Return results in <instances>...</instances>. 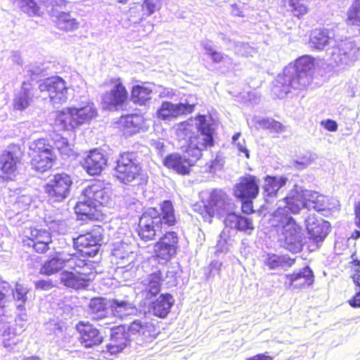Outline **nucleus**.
I'll use <instances>...</instances> for the list:
<instances>
[{"label":"nucleus","mask_w":360,"mask_h":360,"mask_svg":"<svg viewBox=\"0 0 360 360\" xmlns=\"http://www.w3.org/2000/svg\"><path fill=\"white\" fill-rule=\"evenodd\" d=\"M174 303L173 297L168 293L162 294L150 304L149 311L159 318H165Z\"/></svg>","instance_id":"obj_33"},{"label":"nucleus","mask_w":360,"mask_h":360,"mask_svg":"<svg viewBox=\"0 0 360 360\" xmlns=\"http://www.w3.org/2000/svg\"><path fill=\"white\" fill-rule=\"evenodd\" d=\"M61 256L63 267L67 266L70 269H75L76 271H77V269H80L82 271H86V269H89L85 260L79 259L75 253L62 252Z\"/></svg>","instance_id":"obj_43"},{"label":"nucleus","mask_w":360,"mask_h":360,"mask_svg":"<svg viewBox=\"0 0 360 360\" xmlns=\"http://www.w3.org/2000/svg\"><path fill=\"white\" fill-rule=\"evenodd\" d=\"M89 311L92 318L96 321H105L104 325L112 323V317L108 316V311L105 300L101 297H95L90 300L89 304Z\"/></svg>","instance_id":"obj_35"},{"label":"nucleus","mask_w":360,"mask_h":360,"mask_svg":"<svg viewBox=\"0 0 360 360\" xmlns=\"http://www.w3.org/2000/svg\"><path fill=\"white\" fill-rule=\"evenodd\" d=\"M91 273L86 271H77L76 273L64 271L60 274V283L68 288L79 289L86 285L91 279Z\"/></svg>","instance_id":"obj_27"},{"label":"nucleus","mask_w":360,"mask_h":360,"mask_svg":"<svg viewBox=\"0 0 360 360\" xmlns=\"http://www.w3.org/2000/svg\"><path fill=\"white\" fill-rule=\"evenodd\" d=\"M259 179L248 174L240 177L234 187V195L240 199H253L259 193Z\"/></svg>","instance_id":"obj_20"},{"label":"nucleus","mask_w":360,"mask_h":360,"mask_svg":"<svg viewBox=\"0 0 360 360\" xmlns=\"http://www.w3.org/2000/svg\"><path fill=\"white\" fill-rule=\"evenodd\" d=\"M288 5L295 16L300 17L308 11L304 0H288Z\"/></svg>","instance_id":"obj_50"},{"label":"nucleus","mask_w":360,"mask_h":360,"mask_svg":"<svg viewBox=\"0 0 360 360\" xmlns=\"http://www.w3.org/2000/svg\"><path fill=\"white\" fill-rule=\"evenodd\" d=\"M110 84L112 86L110 91L103 96V102L109 105H117L123 103L127 98V91L120 79H112Z\"/></svg>","instance_id":"obj_26"},{"label":"nucleus","mask_w":360,"mask_h":360,"mask_svg":"<svg viewBox=\"0 0 360 360\" xmlns=\"http://www.w3.org/2000/svg\"><path fill=\"white\" fill-rule=\"evenodd\" d=\"M264 262L270 270H286L293 265L295 260L285 255L272 254L267 255Z\"/></svg>","instance_id":"obj_39"},{"label":"nucleus","mask_w":360,"mask_h":360,"mask_svg":"<svg viewBox=\"0 0 360 360\" xmlns=\"http://www.w3.org/2000/svg\"><path fill=\"white\" fill-rule=\"evenodd\" d=\"M61 252L56 255L44 262L40 269V273L46 276L56 274L63 268Z\"/></svg>","instance_id":"obj_42"},{"label":"nucleus","mask_w":360,"mask_h":360,"mask_svg":"<svg viewBox=\"0 0 360 360\" xmlns=\"http://www.w3.org/2000/svg\"><path fill=\"white\" fill-rule=\"evenodd\" d=\"M28 153L32 169L39 172L51 169L56 158L52 146L44 139L30 143Z\"/></svg>","instance_id":"obj_8"},{"label":"nucleus","mask_w":360,"mask_h":360,"mask_svg":"<svg viewBox=\"0 0 360 360\" xmlns=\"http://www.w3.org/2000/svg\"><path fill=\"white\" fill-rule=\"evenodd\" d=\"M229 234V231L226 229H224L221 234L219 235V238L216 245V253H226L229 251V244L227 241V237Z\"/></svg>","instance_id":"obj_51"},{"label":"nucleus","mask_w":360,"mask_h":360,"mask_svg":"<svg viewBox=\"0 0 360 360\" xmlns=\"http://www.w3.org/2000/svg\"><path fill=\"white\" fill-rule=\"evenodd\" d=\"M128 333L129 335H139L146 340L156 338L158 334L157 328L152 323L140 319L134 320L130 323Z\"/></svg>","instance_id":"obj_31"},{"label":"nucleus","mask_w":360,"mask_h":360,"mask_svg":"<svg viewBox=\"0 0 360 360\" xmlns=\"http://www.w3.org/2000/svg\"><path fill=\"white\" fill-rule=\"evenodd\" d=\"M23 152L19 145L11 144L0 154L1 178L13 180L18 174Z\"/></svg>","instance_id":"obj_9"},{"label":"nucleus","mask_w":360,"mask_h":360,"mask_svg":"<svg viewBox=\"0 0 360 360\" xmlns=\"http://www.w3.org/2000/svg\"><path fill=\"white\" fill-rule=\"evenodd\" d=\"M278 206L271 219L272 226L278 228V240L281 245L292 252H299L303 246L302 228L296 223L285 205L278 202Z\"/></svg>","instance_id":"obj_3"},{"label":"nucleus","mask_w":360,"mask_h":360,"mask_svg":"<svg viewBox=\"0 0 360 360\" xmlns=\"http://www.w3.org/2000/svg\"><path fill=\"white\" fill-rule=\"evenodd\" d=\"M314 66L313 58L308 56H304L296 60L295 65L289 67H295L300 73L304 72L312 77V69Z\"/></svg>","instance_id":"obj_45"},{"label":"nucleus","mask_w":360,"mask_h":360,"mask_svg":"<svg viewBox=\"0 0 360 360\" xmlns=\"http://www.w3.org/2000/svg\"><path fill=\"white\" fill-rule=\"evenodd\" d=\"M309 240L316 243L322 242L330 231V223L315 214H309L305 219Z\"/></svg>","instance_id":"obj_17"},{"label":"nucleus","mask_w":360,"mask_h":360,"mask_svg":"<svg viewBox=\"0 0 360 360\" xmlns=\"http://www.w3.org/2000/svg\"><path fill=\"white\" fill-rule=\"evenodd\" d=\"M360 47L355 41H345L341 42L331 52V61L336 66L345 68L352 65L359 58Z\"/></svg>","instance_id":"obj_15"},{"label":"nucleus","mask_w":360,"mask_h":360,"mask_svg":"<svg viewBox=\"0 0 360 360\" xmlns=\"http://www.w3.org/2000/svg\"><path fill=\"white\" fill-rule=\"evenodd\" d=\"M285 278L284 285L289 290L305 288L314 282L313 272L308 266L292 274H286Z\"/></svg>","instance_id":"obj_24"},{"label":"nucleus","mask_w":360,"mask_h":360,"mask_svg":"<svg viewBox=\"0 0 360 360\" xmlns=\"http://www.w3.org/2000/svg\"><path fill=\"white\" fill-rule=\"evenodd\" d=\"M234 144L236 146L238 150L240 153H243L245 154V156L247 158H250L249 151L245 146V143L244 139H243L241 141H238V142L235 143Z\"/></svg>","instance_id":"obj_62"},{"label":"nucleus","mask_w":360,"mask_h":360,"mask_svg":"<svg viewBox=\"0 0 360 360\" xmlns=\"http://www.w3.org/2000/svg\"><path fill=\"white\" fill-rule=\"evenodd\" d=\"M27 238V245L32 246L38 253H44L49 250L51 237L49 231L42 229L27 228L24 231Z\"/></svg>","instance_id":"obj_19"},{"label":"nucleus","mask_w":360,"mask_h":360,"mask_svg":"<svg viewBox=\"0 0 360 360\" xmlns=\"http://www.w3.org/2000/svg\"><path fill=\"white\" fill-rule=\"evenodd\" d=\"M56 26L60 30L70 32L77 30L79 23L70 13L59 11L56 8L49 11Z\"/></svg>","instance_id":"obj_30"},{"label":"nucleus","mask_w":360,"mask_h":360,"mask_svg":"<svg viewBox=\"0 0 360 360\" xmlns=\"http://www.w3.org/2000/svg\"><path fill=\"white\" fill-rule=\"evenodd\" d=\"M203 48L206 51V53L210 57L214 63H221L227 58V56L224 55L221 52L217 51L212 44L209 41L202 44Z\"/></svg>","instance_id":"obj_49"},{"label":"nucleus","mask_w":360,"mask_h":360,"mask_svg":"<svg viewBox=\"0 0 360 360\" xmlns=\"http://www.w3.org/2000/svg\"><path fill=\"white\" fill-rule=\"evenodd\" d=\"M112 255L117 259V263L119 265L118 269L125 268V264H130L135 257L131 248L127 244H125V245H122V248L114 249Z\"/></svg>","instance_id":"obj_40"},{"label":"nucleus","mask_w":360,"mask_h":360,"mask_svg":"<svg viewBox=\"0 0 360 360\" xmlns=\"http://www.w3.org/2000/svg\"><path fill=\"white\" fill-rule=\"evenodd\" d=\"M103 229L99 226L74 239V245L79 252L89 256H94L98 250V245L102 240Z\"/></svg>","instance_id":"obj_16"},{"label":"nucleus","mask_w":360,"mask_h":360,"mask_svg":"<svg viewBox=\"0 0 360 360\" xmlns=\"http://www.w3.org/2000/svg\"><path fill=\"white\" fill-rule=\"evenodd\" d=\"M165 278L167 279L166 283L168 286L175 285L176 283V277L174 271H167L165 274Z\"/></svg>","instance_id":"obj_61"},{"label":"nucleus","mask_w":360,"mask_h":360,"mask_svg":"<svg viewBox=\"0 0 360 360\" xmlns=\"http://www.w3.org/2000/svg\"><path fill=\"white\" fill-rule=\"evenodd\" d=\"M110 309L113 316L120 319L135 315L138 311L135 304L127 298L113 299L110 303Z\"/></svg>","instance_id":"obj_32"},{"label":"nucleus","mask_w":360,"mask_h":360,"mask_svg":"<svg viewBox=\"0 0 360 360\" xmlns=\"http://www.w3.org/2000/svg\"><path fill=\"white\" fill-rule=\"evenodd\" d=\"M201 213L206 221L210 222L214 215L223 216L233 208V204L228 195L221 190L213 191L207 205Z\"/></svg>","instance_id":"obj_12"},{"label":"nucleus","mask_w":360,"mask_h":360,"mask_svg":"<svg viewBox=\"0 0 360 360\" xmlns=\"http://www.w3.org/2000/svg\"><path fill=\"white\" fill-rule=\"evenodd\" d=\"M197 160L192 157L188 158L186 155L172 153L167 155L163 162L167 168L173 169L179 174L185 175L189 174L191 167Z\"/></svg>","instance_id":"obj_23"},{"label":"nucleus","mask_w":360,"mask_h":360,"mask_svg":"<svg viewBox=\"0 0 360 360\" xmlns=\"http://www.w3.org/2000/svg\"><path fill=\"white\" fill-rule=\"evenodd\" d=\"M178 237L174 232H167L154 245L157 257L169 260L176 252Z\"/></svg>","instance_id":"obj_22"},{"label":"nucleus","mask_w":360,"mask_h":360,"mask_svg":"<svg viewBox=\"0 0 360 360\" xmlns=\"http://www.w3.org/2000/svg\"><path fill=\"white\" fill-rule=\"evenodd\" d=\"M155 91L159 94L161 98H172L175 95L174 91L168 87L158 86Z\"/></svg>","instance_id":"obj_58"},{"label":"nucleus","mask_w":360,"mask_h":360,"mask_svg":"<svg viewBox=\"0 0 360 360\" xmlns=\"http://www.w3.org/2000/svg\"><path fill=\"white\" fill-rule=\"evenodd\" d=\"M22 11L30 16H42L53 8L55 0H11Z\"/></svg>","instance_id":"obj_21"},{"label":"nucleus","mask_w":360,"mask_h":360,"mask_svg":"<svg viewBox=\"0 0 360 360\" xmlns=\"http://www.w3.org/2000/svg\"><path fill=\"white\" fill-rule=\"evenodd\" d=\"M347 23L349 25L360 24V0H355L347 12Z\"/></svg>","instance_id":"obj_47"},{"label":"nucleus","mask_w":360,"mask_h":360,"mask_svg":"<svg viewBox=\"0 0 360 360\" xmlns=\"http://www.w3.org/2000/svg\"><path fill=\"white\" fill-rule=\"evenodd\" d=\"M153 89L145 84L136 85L131 90V100L140 105H146L151 99Z\"/></svg>","instance_id":"obj_41"},{"label":"nucleus","mask_w":360,"mask_h":360,"mask_svg":"<svg viewBox=\"0 0 360 360\" xmlns=\"http://www.w3.org/2000/svg\"><path fill=\"white\" fill-rule=\"evenodd\" d=\"M161 214L155 208H149L142 214L139 224V236L145 240H152L162 231V226H173L176 223L171 201L165 200L161 205Z\"/></svg>","instance_id":"obj_4"},{"label":"nucleus","mask_w":360,"mask_h":360,"mask_svg":"<svg viewBox=\"0 0 360 360\" xmlns=\"http://www.w3.org/2000/svg\"><path fill=\"white\" fill-rule=\"evenodd\" d=\"M141 167L134 155L125 153L117 160L115 168V176L124 184H129L135 180L141 173Z\"/></svg>","instance_id":"obj_13"},{"label":"nucleus","mask_w":360,"mask_h":360,"mask_svg":"<svg viewBox=\"0 0 360 360\" xmlns=\"http://www.w3.org/2000/svg\"><path fill=\"white\" fill-rule=\"evenodd\" d=\"M34 97L32 85L23 82L21 89L15 94L13 99V108L18 110H23L30 105Z\"/></svg>","instance_id":"obj_34"},{"label":"nucleus","mask_w":360,"mask_h":360,"mask_svg":"<svg viewBox=\"0 0 360 360\" xmlns=\"http://www.w3.org/2000/svg\"><path fill=\"white\" fill-rule=\"evenodd\" d=\"M107 163L105 155L98 150H91L82 164L84 169L90 175L101 173Z\"/></svg>","instance_id":"obj_28"},{"label":"nucleus","mask_w":360,"mask_h":360,"mask_svg":"<svg viewBox=\"0 0 360 360\" xmlns=\"http://www.w3.org/2000/svg\"><path fill=\"white\" fill-rule=\"evenodd\" d=\"M321 126L329 131H336L338 129V124L333 120L328 119L321 122Z\"/></svg>","instance_id":"obj_59"},{"label":"nucleus","mask_w":360,"mask_h":360,"mask_svg":"<svg viewBox=\"0 0 360 360\" xmlns=\"http://www.w3.org/2000/svg\"><path fill=\"white\" fill-rule=\"evenodd\" d=\"M257 123L262 129H269L273 132L280 133L285 130V127L281 122L272 118L262 119Z\"/></svg>","instance_id":"obj_48"},{"label":"nucleus","mask_w":360,"mask_h":360,"mask_svg":"<svg viewBox=\"0 0 360 360\" xmlns=\"http://www.w3.org/2000/svg\"><path fill=\"white\" fill-rule=\"evenodd\" d=\"M53 284L50 281L41 280L35 282V287L37 289L49 290L53 288Z\"/></svg>","instance_id":"obj_60"},{"label":"nucleus","mask_w":360,"mask_h":360,"mask_svg":"<svg viewBox=\"0 0 360 360\" xmlns=\"http://www.w3.org/2000/svg\"><path fill=\"white\" fill-rule=\"evenodd\" d=\"M194 106V103H190L187 100L185 102L177 103L165 101L162 103L157 112V115L159 119L167 120L192 112Z\"/></svg>","instance_id":"obj_18"},{"label":"nucleus","mask_w":360,"mask_h":360,"mask_svg":"<svg viewBox=\"0 0 360 360\" xmlns=\"http://www.w3.org/2000/svg\"><path fill=\"white\" fill-rule=\"evenodd\" d=\"M235 52L243 56H251L254 50L248 44L238 43L236 45Z\"/></svg>","instance_id":"obj_57"},{"label":"nucleus","mask_w":360,"mask_h":360,"mask_svg":"<svg viewBox=\"0 0 360 360\" xmlns=\"http://www.w3.org/2000/svg\"><path fill=\"white\" fill-rule=\"evenodd\" d=\"M54 146L63 156L70 157L75 153L74 146L70 143L66 138L58 137L54 141Z\"/></svg>","instance_id":"obj_46"},{"label":"nucleus","mask_w":360,"mask_h":360,"mask_svg":"<svg viewBox=\"0 0 360 360\" xmlns=\"http://www.w3.org/2000/svg\"><path fill=\"white\" fill-rule=\"evenodd\" d=\"M161 6V0H145L142 7L143 8L146 9L148 15H150L160 10Z\"/></svg>","instance_id":"obj_54"},{"label":"nucleus","mask_w":360,"mask_h":360,"mask_svg":"<svg viewBox=\"0 0 360 360\" xmlns=\"http://www.w3.org/2000/svg\"><path fill=\"white\" fill-rule=\"evenodd\" d=\"M162 272L157 271L153 274L147 275L139 283L145 294L146 298L150 299L157 295L160 291V286L163 282Z\"/></svg>","instance_id":"obj_29"},{"label":"nucleus","mask_w":360,"mask_h":360,"mask_svg":"<svg viewBox=\"0 0 360 360\" xmlns=\"http://www.w3.org/2000/svg\"><path fill=\"white\" fill-rule=\"evenodd\" d=\"M175 129L178 140L187 143L181 146L183 150L195 160H198L202 152L214 144L213 124L210 118L204 115L180 122L176 125Z\"/></svg>","instance_id":"obj_1"},{"label":"nucleus","mask_w":360,"mask_h":360,"mask_svg":"<svg viewBox=\"0 0 360 360\" xmlns=\"http://www.w3.org/2000/svg\"><path fill=\"white\" fill-rule=\"evenodd\" d=\"M280 201L285 205L292 214H298L303 208H313L321 211L328 207L326 196L298 185H295L288 195Z\"/></svg>","instance_id":"obj_6"},{"label":"nucleus","mask_w":360,"mask_h":360,"mask_svg":"<svg viewBox=\"0 0 360 360\" xmlns=\"http://www.w3.org/2000/svg\"><path fill=\"white\" fill-rule=\"evenodd\" d=\"M252 199H247L245 202L242 204V211L244 213L250 214L253 212V206H252V202L251 200Z\"/></svg>","instance_id":"obj_63"},{"label":"nucleus","mask_w":360,"mask_h":360,"mask_svg":"<svg viewBox=\"0 0 360 360\" xmlns=\"http://www.w3.org/2000/svg\"><path fill=\"white\" fill-rule=\"evenodd\" d=\"M254 229L255 227L251 219L242 216L240 217L236 229L240 231H243L245 233L250 234Z\"/></svg>","instance_id":"obj_52"},{"label":"nucleus","mask_w":360,"mask_h":360,"mask_svg":"<svg viewBox=\"0 0 360 360\" xmlns=\"http://www.w3.org/2000/svg\"><path fill=\"white\" fill-rule=\"evenodd\" d=\"M77 329L80 334L81 343L85 347L99 345L103 341L98 330L89 322L80 321L77 325Z\"/></svg>","instance_id":"obj_25"},{"label":"nucleus","mask_w":360,"mask_h":360,"mask_svg":"<svg viewBox=\"0 0 360 360\" xmlns=\"http://www.w3.org/2000/svg\"><path fill=\"white\" fill-rule=\"evenodd\" d=\"M227 215L224 219V224L226 227L231 229H236L238 226V221L240 216L237 215L234 213H226Z\"/></svg>","instance_id":"obj_56"},{"label":"nucleus","mask_w":360,"mask_h":360,"mask_svg":"<svg viewBox=\"0 0 360 360\" xmlns=\"http://www.w3.org/2000/svg\"><path fill=\"white\" fill-rule=\"evenodd\" d=\"M311 76L304 72L300 73L295 67H286L283 75L279 77L278 82L282 85L284 95L290 93L291 89H305L311 82Z\"/></svg>","instance_id":"obj_14"},{"label":"nucleus","mask_w":360,"mask_h":360,"mask_svg":"<svg viewBox=\"0 0 360 360\" xmlns=\"http://www.w3.org/2000/svg\"><path fill=\"white\" fill-rule=\"evenodd\" d=\"M128 338L123 330L117 328L111 334L110 343L107 345V349L111 354H117L127 346Z\"/></svg>","instance_id":"obj_37"},{"label":"nucleus","mask_w":360,"mask_h":360,"mask_svg":"<svg viewBox=\"0 0 360 360\" xmlns=\"http://www.w3.org/2000/svg\"><path fill=\"white\" fill-rule=\"evenodd\" d=\"M332 40L328 30L316 29L311 32L309 43L312 49L323 50Z\"/></svg>","instance_id":"obj_38"},{"label":"nucleus","mask_w":360,"mask_h":360,"mask_svg":"<svg viewBox=\"0 0 360 360\" xmlns=\"http://www.w3.org/2000/svg\"><path fill=\"white\" fill-rule=\"evenodd\" d=\"M246 360H273V357L269 356L267 352L258 354L253 356L246 359Z\"/></svg>","instance_id":"obj_64"},{"label":"nucleus","mask_w":360,"mask_h":360,"mask_svg":"<svg viewBox=\"0 0 360 360\" xmlns=\"http://www.w3.org/2000/svg\"><path fill=\"white\" fill-rule=\"evenodd\" d=\"M49 229L53 231L64 234L67 231L66 224L63 221H52L49 224Z\"/></svg>","instance_id":"obj_55"},{"label":"nucleus","mask_w":360,"mask_h":360,"mask_svg":"<svg viewBox=\"0 0 360 360\" xmlns=\"http://www.w3.org/2000/svg\"><path fill=\"white\" fill-rule=\"evenodd\" d=\"M72 180L67 174H56L51 176L45 185V193L51 202H60L70 193Z\"/></svg>","instance_id":"obj_10"},{"label":"nucleus","mask_w":360,"mask_h":360,"mask_svg":"<svg viewBox=\"0 0 360 360\" xmlns=\"http://www.w3.org/2000/svg\"><path fill=\"white\" fill-rule=\"evenodd\" d=\"M110 198L109 192L100 183L93 184L86 187L79 197L75 210L77 214L81 216V219H98L100 210L99 206L108 205Z\"/></svg>","instance_id":"obj_5"},{"label":"nucleus","mask_w":360,"mask_h":360,"mask_svg":"<svg viewBox=\"0 0 360 360\" xmlns=\"http://www.w3.org/2000/svg\"><path fill=\"white\" fill-rule=\"evenodd\" d=\"M29 289L23 284L17 283L15 288L6 281H0V323H8L9 316L7 314V303L10 297L12 295L16 309L18 311L15 322H22L20 323V330L8 328V331L4 330V345L7 348H12V346L17 345L18 340H13V338H6V336L13 335V337L20 334L25 326V323L28 320V316L26 313L25 304L28 300Z\"/></svg>","instance_id":"obj_2"},{"label":"nucleus","mask_w":360,"mask_h":360,"mask_svg":"<svg viewBox=\"0 0 360 360\" xmlns=\"http://www.w3.org/2000/svg\"><path fill=\"white\" fill-rule=\"evenodd\" d=\"M288 179L284 176H266L264 179V190L267 202L277 197L278 191L286 185Z\"/></svg>","instance_id":"obj_36"},{"label":"nucleus","mask_w":360,"mask_h":360,"mask_svg":"<svg viewBox=\"0 0 360 360\" xmlns=\"http://www.w3.org/2000/svg\"><path fill=\"white\" fill-rule=\"evenodd\" d=\"M97 115L94 104L83 101L77 105L65 108L56 112L55 125L60 130L72 131L89 123Z\"/></svg>","instance_id":"obj_7"},{"label":"nucleus","mask_w":360,"mask_h":360,"mask_svg":"<svg viewBox=\"0 0 360 360\" xmlns=\"http://www.w3.org/2000/svg\"><path fill=\"white\" fill-rule=\"evenodd\" d=\"M41 96H48L53 105L63 104L68 100V89L65 82L59 77L47 78L39 84Z\"/></svg>","instance_id":"obj_11"},{"label":"nucleus","mask_w":360,"mask_h":360,"mask_svg":"<svg viewBox=\"0 0 360 360\" xmlns=\"http://www.w3.org/2000/svg\"><path fill=\"white\" fill-rule=\"evenodd\" d=\"M354 280L357 283L359 288L356 290V293L354 297L349 300V304L352 307H360V266L356 270Z\"/></svg>","instance_id":"obj_53"},{"label":"nucleus","mask_w":360,"mask_h":360,"mask_svg":"<svg viewBox=\"0 0 360 360\" xmlns=\"http://www.w3.org/2000/svg\"><path fill=\"white\" fill-rule=\"evenodd\" d=\"M141 123V117L139 115H131L122 117L120 124L124 126L127 133L132 134L137 131Z\"/></svg>","instance_id":"obj_44"}]
</instances>
